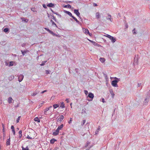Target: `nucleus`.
<instances>
[{"instance_id":"13","label":"nucleus","mask_w":150,"mask_h":150,"mask_svg":"<svg viewBox=\"0 0 150 150\" xmlns=\"http://www.w3.org/2000/svg\"><path fill=\"white\" fill-rule=\"evenodd\" d=\"M39 92V91L38 90H36L35 92L34 93H33L31 95L32 96H36L37 94H38V93Z\"/></svg>"},{"instance_id":"12","label":"nucleus","mask_w":150,"mask_h":150,"mask_svg":"<svg viewBox=\"0 0 150 150\" xmlns=\"http://www.w3.org/2000/svg\"><path fill=\"white\" fill-rule=\"evenodd\" d=\"M83 30V32L84 33H85L86 34H88L89 35H90L88 29L84 28Z\"/></svg>"},{"instance_id":"11","label":"nucleus","mask_w":150,"mask_h":150,"mask_svg":"<svg viewBox=\"0 0 150 150\" xmlns=\"http://www.w3.org/2000/svg\"><path fill=\"white\" fill-rule=\"evenodd\" d=\"M110 39L111 40L112 42L113 43H114L116 41V38L112 36H111V37L110 38Z\"/></svg>"},{"instance_id":"56","label":"nucleus","mask_w":150,"mask_h":150,"mask_svg":"<svg viewBox=\"0 0 150 150\" xmlns=\"http://www.w3.org/2000/svg\"><path fill=\"white\" fill-rule=\"evenodd\" d=\"M45 65V63H43V62H42V63L40 64V65L41 66H44Z\"/></svg>"},{"instance_id":"43","label":"nucleus","mask_w":150,"mask_h":150,"mask_svg":"<svg viewBox=\"0 0 150 150\" xmlns=\"http://www.w3.org/2000/svg\"><path fill=\"white\" fill-rule=\"evenodd\" d=\"M99 128L95 132V134H97L98 133V132H99Z\"/></svg>"},{"instance_id":"23","label":"nucleus","mask_w":150,"mask_h":150,"mask_svg":"<svg viewBox=\"0 0 150 150\" xmlns=\"http://www.w3.org/2000/svg\"><path fill=\"white\" fill-rule=\"evenodd\" d=\"M56 141V140L54 139H51L50 141V143L51 144H53Z\"/></svg>"},{"instance_id":"33","label":"nucleus","mask_w":150,"mask_h":150,"mask_svg":"<svg viewBox=\"0 0 150 150\" xmlns=\"http://www.w3.org/2000/svg\"><path fill=\"white\" fill-rule=\"evenodd\" d=\"M44 29L46 30L47 31H48L50 33L51 31H52L50 30L48 28H44Z\"/></svg>"},{"instance_id":"19","label":"nucleus","mask_w":150,"mask_h":150,"mask_svg":"<svg viewBox=\"0 0 150 150\" xmlns=\"http://www.w3.org/2000/svg\"><path fill=\"white\" fill-rule=\"evenodd\" d=\"M13 99L11 97H9L8 99V102L9 103H12Z\"/></svg>"},{"instance_id":"35","label":"nucleus","mask_w":150,"mask_h":150,"mask_svg":"<svg viewBox=\"0 0 150 150\" xmlns=\"http://www.w3.org/2000/svg\"><path fill=\"white\" fill-rule=\"evenodd\" d=\"M132 32L133 34H137V33L135 30V28H134L132 30Z\"/></svg>"},{"instance_id":"51","label":"nucleus","mask_w":150,"mask_h":150,"mask_svg":"<svg viewBox=\"0 0 150 150\" xmlns=\"http://www.w3.org/2000/svg\"><path fill=\"white\" fill-rule=\"evenodd\" d=\"M25 45H26V44H25V43H23L21 45L23 47H25Z\"/></svg>"},{"instance_id":"32","label":"nucleus","mask_w":150,"mask_h":150,"mask_svg":"<svg viewBox=\"0 0 150 150\" xmlns=\"http://www.w3.org/2000/svg\"><path fill=\"white\" fill-rule=\"evenodd\" d=\"M35 8L34 7H32L31 8V9L33 12H36L37 11L35 10Z\"/></svg>"},{"instance_id":"52","label":"nucleus","mask_w":150,"mask_h":150,"mask_svg":"<svg viewBox=\"0 0 150 150\" xmlns=\"http://www.w3.org/2000/svg\"><path fill=\"white\" fill-rule=\"evenodd\" d=\"M46 73L47 74H48L50 73L49 71L48 70H46Z\"/></svg>"},{"instance_id":"7","label":"nucleus","mask_w":150,"mask_h":150,"mask_svg":"<svg viewBox=\"0 0 150 150\" xmlns=\"http://www.w3.org/2000/svg\"><path fill=\"white\" fill-rule=\"evenodd\" d=\"M16 65V63L14 61H11L9 63V65H8V67H11L13 65Z\"/></svg>"},{"instance_id":"4","label":"nucleus","mask_w":150,"mask_h":150,"mask_svg":"<svg viewBox=\"0 0 150 150\" xmlns=\"http://www.w3.org/2000/svg\"><path fill=\"white\" fill-rule=\"evenodd\" d=\"M108 16L106 17V19L108 20H109L110 22H112L113 21V18H111V16L109 13H107Z\"/></svg>"},{"instance_id":"5","label":"nucleus","mask_w":150,"mask_h":150,"mask_svg":"<svg viewBox=\"0 0 150 150\" xmlns=\"http://www.w3.org/2000/svg\"><path fill=\"white\" fill-rule=\"evenodd\" d=\"M24 76L22 74H20L18 76V81L19 82H21L23 79Z\"/></svg>"},{"instance_id":"58","label":"nucleus","mask_w":150,"mask_h":150,"mask_svg":"<svg viewBox=\"0 0 150 150\" xmlns=\"http://www.w3.org/2000/svg\"><path fill=\"white\" fill-rule=\"evenodd\" d=\"M93 6H97V4H96V3H94L93 4Z\"/></svg>"},{"instance_id":"44","label":"nucleus","mask_w":150,"mask_h":150,"mask_svg":"<svg viewBox=\"0 0 150 150\" xmlns=\"http://www.w3.org/2000/svg\"><path fill=\"white\" fill-rule=\"evenodd\" d=\"M44 103V102H42L41 103L40 105H39V107H41L42 105Z\"/></svg>"},{"instance_id":"60","label":"nucleus","mask_w":150,"mask_h":150,"mask_svg":"<svg viewBox=\"0 0 150 150\" xmlns=\"http://www.w3.org/2000/svg\"><path fill=\"white\" fill-rule=\"evenodd\" d=\"M51 108H52V106H50L49 107V108H47L49 109V110H50V109Z\"/></svg>"},{"instance_id":"24","label":"nucleus","mask_w":150,"mask_h":150,"mask_svg":"<svg viewBox=\"0 0 150 150\" xmlns=\"http://www.w3.org/2000/svg\"><path fill=\"white\" fill-rule=\"evenodd\" d=\"M76 21V22L78 23L79 24L80 23V22L74 16H73L72 17Z\"/></svg>"},{"instance_id":"25","label":"nucleus","mask_w":150,"mask_h":150,"mask_svg":"<svg viewBox=\"0 0 150 150\" xmlns=\"http://www.w3.org/2000/svg\"><path fill=\"white\" fill-rule=\"evenodd\" d=\"M10 139L9 138V139H7V140L6 145H10Z\"/></svg>"},{"instance_id":"40","label":"nucleus","mask_w":150,"mask_h":150,"mask_svg":"<svg viewBox=\"0 0 150 150\" xmlns=\"http://www.w3.org/2000/svg\"><path fill=\"white\" fill-rule=\"evenodd\" d=\"M20 117H21V116H19L18 117V118L16 120V122L17 123H18L19 122Z\"/></svg>"},{"instance_id":"17","label":"nucleus","mask_w":150,"mask_h":150,"mask_svg":"<svg viewBox=\"0 0 150 150\" xmlns=\"http://www.w3.org/2000/svg\"><path fill=\"white\" fill-rule=\"evenodd\" d=\"M47 6L48 7H53L54 6V4L52 3H50L47 4Z\"/></svg>"},{"instance_id":"26","label":"nucleus","mask_w":150,"mask_h":150,"mask_svg":"<svg viewBox=\"0 0 150 150\" xmlns=\"http://www.w3.org/2000/svg\"><path fill=\"white\" fill-rule=\"evenodd\" d=\"M22 150H29L28 146H27L26 148H24L23 146H22Z\"/></svg>"},{"instance_id":"61","label":"nucleus","mask_w":150,"mask_h":150,"mask_svg":"<svg viewBox=\"0 0 150 150\" xmlns=\"http://www.w3.org/2000/svg\"><path fill=\"white\" fill-rule=\"evenodd\" d=\"M28 20H27V19H25L24 20V21L25 22H28Z\"/></svg>"},{"instance_id":"55","label":"nucleus","mask_w":150,"mask_h":150,"mask_svg":"<svg viewBox=\"0 0 150 150\" xmlns=\"http://www.w3.org/2000/svg\"><path fill=\"white\" fill-rule=\"evenodd\" d=\"M102 101L103 102V103H104L105 102V99H104V98H102Z\"/></svg>"},{"instance_id":"8","label":"nucleus","mask_w":150,"mask_h":150,"mask_svg":"<svg viewBox=\"0 0 150 150\" xmlns=\"http://www.w3.org/2000/svg\"><path fill=\"white\" fill-rule=\"evenodd\" d=\"M74 13L79 17H80V13L77 9H74Z\"/></svg>"},{"instance_id":"28","label":"nucleus","mask_w":150,"mask_h":150,"mask_svg":"<svg viewBox=\"0 0 150 150\" xmlns=\"http://www.w3.org/2000/svg\"><path fill=\"white\" fill-rule=\"evenodd\" d=\"M59 105L57 104H54L53 105V107L54 109L56 108L57 107H58Z\"/></svg>"},{"instance_id":"22","label":"nucleus","mask_w":150,"mask_h":150,"mask_svg":"<svg viewBox=\"0 0 150 150\" xmlns=\"http://www.w3.org/2000/svg\"><path fill=\"white\" fill-rule=\"evenodd\" d=\"M48 110H49V108H47L46 109H45L44 110V114L45 115H47V111H48Z\"/></svg>"},{"instance_id":"14","label":"nucleus","mask_w":150,"mask_h":150,"mask_svg":"<svg viewBox=\"0 0 150 150\" xmlns=\"http://www.w3.org/2000/svg\"><path fill=\"white\" fill-rule=\"evenodd\" d=\"M50 33L52 34L53 36H54L59 37H60V35H59L55 34V33H54L52 31H51Z\"/></svg>"},{"instance_id":"15","label":"nucleus","mask_w":150,"mask_h":150,"mask_svg":"<svg viewBox=\"0 0 150 150\" xmlns=\"http://www.w3.org/2000/svg\"><path fill=\"white\" fill-rule=\"evenodd\" d=\"M65 13H66L67 14H68V15H69V16H70L71 17H72V16H73L72 15V13L70 12L69 11H65Z\"/></svg>"},{"instance_id":"37","label":"nucleus","mask_w":150,"mask_h":150,"mask_svg":"<svg viewBox=\"0 0 150 150\" xmlns=\"http://www.w3.org/2000/svg\"><path fill=\"white\" fill-rule=\"evenodd\" d=\"M72 121V118H70L69 120L68 121V122L69 124H71V123Z\"/></svg>"},{"instance_id":"46","label":"nucleus","mask_w":150,"mask_h":150,"mask_svg":"<svg viewBox=\"0 0 150 150\" xmlns=\"http://www.w3.org/2000/svg\"><path fill=\"white\" fill-rule=\"evenodd\" d=\"M42 6L45 8H47V7L46 5L45 4H42Z\"/></svg>"},{"instance_id":"62","label":"nucleus","mask_w":150,"mask_h":150,"mask_svg":"<svg viewBox=\"0 0 150 150\" xmlns=\"http://www.w3.org/2000/svg\"><path fill=\"white\" fill-rule=\"evenodd\" d=\"M57 13H56V14H57V15H58L60 17H61V16L59 14H57Z\"/></svg>"},{"instance_id":"21","label":"nucleus","mask_w":150,"mask_h":150,"mask_svg":"<svg viewBox=\"0 0 150 150\" xmlns=\"http://www.w3.org/2000/svg\"><path fill=\"white\" fill-rule=\"evenodd\" d=\"M34 120L36 122H40V120L38 117H35L34 119Z\"/></svg>"},{"instance_id":"50","label":"nucleus","mask_w":150,"mask_h":150,"mask_svg":"<svg viewBox=\"0 0 150 150\" xmlns=\"http://www.w3.org/2000/svg\"><path fill=\"white\" fill-rule=\"evenodd\" d=\"M19 134H22V131L21 130H20L19 131Z\"/></svg>"},{"instance_id":"49","label":"nucleus","mask_w":150,"mask_h":150,"mask_svg":"<svg viewBox=\"0 0 150 150\" xmlns=\"http://www.w3.org/2000/svg\"><path fill=\"white\" fill-rule=\"evenodd\" d=\"M66 101V102H67V103H69V102H70V101L69 100V99H67L66 100H65Z\"/></svg>"},{"instance_id":"27","label":"nucleus","mask_w":150,"mask_h":150,"mask_svg":"<svg viewBox=\"0 0 150 150\" xmlns=\"http://www.w3.org/2000/svg\"><path fill=\"white\" fill-rule=\"evenodd\" d=\"M63 124H61L60 126H59L57 128L59 130L61 129L63 127Z\"/></svg>"},{"instance_id":"53","label":"nucleus","mask_w":150,"mask_h":150,"mask_svg":"<svg viewBox=\"0 0 150 150\" xmlns=\"http://www.w3.org/2000/svg\"><path fill=\"white\" fill-rule=\"evenodd\" d=\"M47 91L45 90H44V91H42L41 92V93H44L45 92H46Z\"/></svg>"},{"instance_id":"47","label":"nucleus","mask_w":150,"mask_h":150,"mask_svg":"<svg viewBox=\"0 0 150 150\" xmlns=\"http://www.w3.org/2000/svg\"><path fill=\"white\" fill-rule=\"evenodd\" d=\"M5 64L6 66H8L9 65V63L7 62H5Z\"/></svg>"},{"instance_id":"30","label":"nucleus","mask_w":150,"mask_h":150,"mask_svg":"<svg viewBox=\"0 0 150 150\" xmlns=\"http://www.w3.org/2000/svg\"><path fill=\"white\" fill-rule=\"evenodd\" d=\"M9 31V29L8 28H5L4 29V31L5 33H7Z\"/></svg>"},{"instance_id":"39","label":"nucleus","mask_w":150,"mask_h":150,"mask_svg":"<svg viewBox=\"0 0 150 150\" xmlns=\"http://www.w3.org/2000/svg\"><path fill=\"white\" fill-rule=\"evenodd\" d=\"M86 122V120H83V122H82L81 125L83 126Z\"/></svg>"},{"instance_id":"1","label":"nucleus","mask_w":150,"mask_h":150,"mask_svg":"<svg viewBox=\"0 0 150 150\" xmlns=\"http://www.w3.org/2000/svg\"><path fill=\"white\" fill-rule=\"evenodd\" d=\"M115 79L117 80H115L113 81L112 82V85L114 87H117L118 85H117V83L119 81V79L115 77Z\"/></svg>"},{"instance_id":"48","label":"nucleus","mask_w":150,"mask_h":150,"mask_svg":"<svg viewBox=\"0 0 150 150\" xmlns=\"http://www.w3.org/2000/svg\"><path fill=\"white\" fill-rule=\"evenodd\" d=\"M11 129H12V130H15L14 127L13 125L11 126Z\"/></svg>"},{"instance_id":"45","label":"nucleus","mask_w":150,"mask_h":150,"mask_svg":"<svg viewBox=\"0 0 150 150\" xmlns=\"http://www.w3.org/2000/svg\"><path fill=\"white\" fill-rule=\"evenodd\" d=\"M84 92L86 95H87L88 94V91L87 90H84Z\"/></svg>"},{"instance_id":"34","label":"nucleus","mask_w":150,"mask_h":150,"mask_svg":"<svg viewBox=\"0 0 150 150\" xmlns=\"http://www.w3.org/2000/svg\"><path fill=\"white\" fill-rule=\"evenodd\" d=\"M60 107H62V108H63L64 107V102H62L61 103V105Z\"/></svg>"},{"instance_id":"9","label":"nucleus","mask_w":150,"mask_h":150,"mask_svg":"<svg viewBox=\"0 0 150 150\" xmlns=\"http://www.w3.org/2000/svg\"><path fill=\"white\" fill-rule=\"evenodd\" d=\"M59 130L57 128L54 132H53L52 134L54 136L57 135L59 134Z\"/></svg>"},{"instance_id":"29","label":"nucleus","mask_w":150,"mask_h":150,"mask_svg":"<svg viewBox=\"0 0 150 150\" xmlns=\"http://www.w3.org/2000/svg\"><path fill=\"white\" fill-rule=\"evenodd\" d=\"M50 21L52 23V25H55V26L56 27H57V25H56V24H55V23L52 20H50Z\"/></svg>"},{"instance_id":"18","label":"nucleus","mask_w":150,"mask_h":150,"mask_svg":"<svg viewBox=\"0 0 150 150\" xmlns=\"http://www.w3.org/2000/svg\"><path fill=\"white\" fill-rule=\"evenodd\" d=\"M100 16V15L99 12H98L96 13V17L97 18H99Z\"/></svg>"},{"instance_id":"59","label":"nucleus","mask_w":150,"mask_h":150,"mask_svg":"<svg viewBox=\"0 0 150 150\" xmlns=\"http://www.w3.org/2000/svg\"><path fill=\"white\" fill-rule=\"evenodd\" d=\"M141 83H138V87H139V86H141Z\"/></svg>"},{"instance_id":"41","label":"nucleus","mask_w":150,"mask_h":150,"mask_svg":"<svg viewBox=\"0 0 150 150\" xmlns=\"http://www.w3.org/2000/svg\"><path fill=\"white\" fill-rule=\"evenodd\" d=\"M21 52L23 55H24L26 53V52L25 51H23L22 50H21Z\"/></svg>"},{"instance_id":"2","label":"nucleus","mask_w":150,"mask_h":150,"mask_svg":"<svg viewBox=\"0 0 150 150\" xmlns=\"http://www.w3.org/2000/svg\"><path fill=\"white\" fill-rule=\"evenodd\" d=\"M94 94L90 92L88 93V94L87 97V98H88L89 97L90 99H87V100L89 101H92L94 98Z\"/></svg>"},{"instance_id":"10","label":"nucleus","mask_w":150,"mask_h":150,"mask_svg":"<svg viewBox=\"0 0 150 150\" xmlns=\"http://www.w3.org/2000/svg\"><path fill=\"white\" fill-rule=\"evenodd\" d=\"M149 98H147L146 97V98L145 99L144 101V105H146L147 103H148L149 101Z\"/></svg>"},{"instance_id":"54","label":"nucleus","mask_w":150,"mask_h":150,"mask_svg":"<svg viewBox=\"0 0 150 150\" xmlns=\"http://www.w3.org/2000/svg\"><path fill=\"white\" fill-rule=\"evenodd\" d=\"M12 132H13V134L14 135H15V130H12Z\"/></svg>"},{"instance_id":"64","label":"nucleus","mask_w":150,"mask_h":150,"mask_svg":"<svg viewBox=\"0 0 150 150\" xmlns=\"http://www.w3.org/2000/svg\"><path fill=\"white\" fill-rule=\"evenodd\" d=\"M2 126H3V129H4V125H3V124H2Z\"/></svg>"},{"instance_id":"6","label":"nucleus","mask_w":150,"mask_h":150,"mask_svg":"<svg viewBox=\"0 0 150 150\" xmlns=\"http://www.w3.org/2000/svg\"><path fill=\"white\" fill-rule=\"evenodd\" d=\"M64 118V116L63 115L60 116L57 119V121L58 122H61Z\"/></svg>"},{"instance_id":"57","label":"nucleus","mask_w":150,"mask_h":150,"mask_svg":"<svg viewBox=\"0 0 150 150\" xmlns=\"http://www.w3.org/2000/svg\"><path fill=\"white\" fill-rule=\"evenodd\" d=\"M22 136V134H19V137L20 138H21Z\"/></svg>"},{"instance_id":"38","label":"nucleus","mask_w":150,"mask_h":150,"mask_svg":"<svg viewBox=\"0 0 150 150\" xmlns=\"http://www.w3.org/2000/svg\"><path fill=\"white\" fill-rule=\"evenodd\" d=\"M14 78V76H11L9 78V79L11 80L13 79Z\"/></svg>"},{"instance_id":"20","label":"nucleus","mask_w":150,"mask_h":150,"mask_svg":"<svg viewBox=\"0 0 150 150\" xmlns=\"http://www.w3.org/2000/svg\"><path fill=\"white\" fill-rule=\"evenodd\" d=\"M100 61L102 63H103L105 61V59L104 58H100L99 59Z\"/></svg>"},{"instance_id":"36","label":"nucleus","mask_w":150,"mask_h":150,"mask_svg":"<svg viewBox=\"0 0 150 150\" xmlns=\"http://www.w3.org/2000/svg\"><path fill=\"white\" fill-rule=\"evenodd\" d=\"M110 93L112 94V97H113L115 95V94L113 93V91L112 90H111L110 91Z\"/></svg>"},{"instance_id":"63","label":"nucleus","mask_w":150,"mask_h":150,"mask_svg":"<svg viewBox=\"0 0 150 150\" xmlns=\"http://www.w3.org/2000/svg\"><path fill=\"white\" fill-rule=\"evenodd\" d=\"M56 18L55 17H54V16H53V18H52V19L53 20H55V19Z\"/></svg>"},{"instance_id":"31","label":"nucleus","mask_w":150,"mask_h":150,"mask_svg":"<svg viewBox=\"0 0 150 150\" xmlns=\"http://www.w3.org/2000/svg\"><path fill=\"white\" fill-rule=\"evenodd\" d=\"M65 8H71V6L69 4H68L67 5H65L64 6Z\"/></svg>"},{"instance_id":"16","label":"nucleus","mask_w":150,"mask_h":150,"mask_svg":"<svg viewBox=\"0 0 150 150\" xmlns=\"http://www.w3.org/2000/svg\"><path fill=\"white\" fill-rule=\"evenodd\" d=\"M150 97V90L147 92L146 95V98H149Z\"/></svg>"},{"instance_id":"3","label":"nucleus","mask_w":150,"mask_h":150,"mask_svg":"<svg viewBox=\"0 0 150 150\" xmlns=\"http://www.w3.org/2000/svg\"><path fill=\"white\" fill-rule=\"evenodd\" d=\"M138 58L139 57L138 55L135 57L134 60V62L133 63V65H138Z\"/></svg>"},{"instance_id":"42","label":"nucleus","mask_w":150,"mask_h":150,"mask_svg":"<svg viewBox=\"0 0 150 150\" xmlns=\"http://www.w3.org/2000/svg\"><path fill=\"white\" fill-rule=\"evenodd\" d=\"M106 37H107L109 38V39H110V38L111 37V35H108V34H106V35L105 36Z\"/></svg>"}]
</instances>
